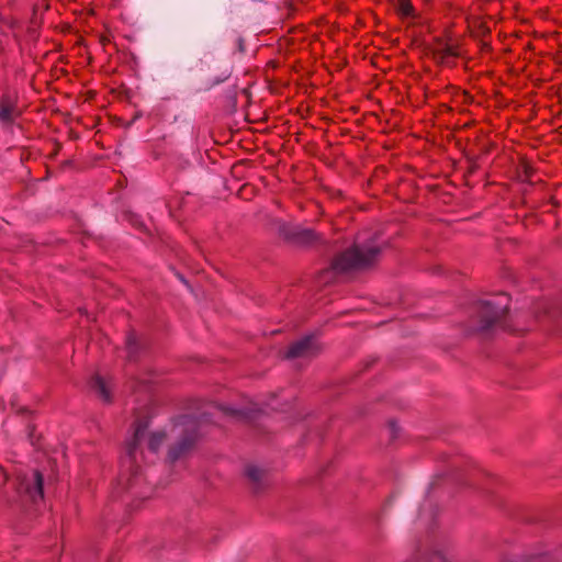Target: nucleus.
I'll list each match as a JSON object with an SVG mask.
<instances>
[{
	"label": "nucleus",
	"mask_w": 562,
	"mask_h": 562,
	"mask_svg": "<svg viewBox=\"0 0 562 562\" xmlns=\"http://www.w3.org/2000/svg\"><path fill=\"white\" fill-rule=\"evenodd\" d=\"M146 428L147 423H139L136 426L134 439L126 447V457L122 461L123 468L130 469L137 461V450L144 440H147L151 452H156L167 439L172 440L169 458L176 460L195 441L199 422L193 416H181L162 429L147 434Z\"/></svg>",
	"instance_id": "1"
},
{
	"label": "nucleus",
	"mask_w": 562,
	"mask_h": 562,
	"mask_svg": "<svg viewBox=\"0 0 562 562\" xmlns=\"http://www.w3.org/2000/svg\"><path fill=\"white\" fill-rule=\"evenodd\" d=\"M382 246L376 238H372L366 245H356L339 255L334 261V268L337 271H348L351 269L363 268L371 265L378 257Z\"/></svg>",
	"instance_id": "2"
},
{
	"label": "nucleus",
	"mask_w": 562,
	"mask_h": 562,
	"mask_svg": "<svg viewBox=\"0 0 562 562\" xmlns=\"http://www.w3.org/2000/svg\"><path fill=\"white\" fill-rule=\"evenodd\" d=\"M508 299L506 295H499L495 301L485 302L482 306V315L485 318L482 329L488 328L492 324L503 317L507 312Z\"/></svg>",
	"instance_id": "3"
},
{
	"label": "nucleus",
	"mask_w": 562,
	"mask_h": 562,
	"mask_svg": "<svg viewBox=\"0 0 562 562\" xmlns=\"http://www.w3.org/2000/svg\"><path fill=\"white\" fill-rule=\"evenodd\" d=\"M19 491L25 493L30 499L36 503L43 497V479L41 473L34 471L30 474L19 476Z\"/></svg>",
	"instance_id": "4"
},
{
	"label": "nucleus",
	"mask_w": 562,
	"mask_h": 562,
	"mask_svg": "<svg viewBox=\"0 0 562 562\" xmlns=\"http://www.w3.org/2000/svg\"><path fill=\"white\" fill-rule=\"evenodd\" d=\"M317 350V345L314 336H307L303 339L294 342L288 353V358L307 357L313 355Z\"/></svg>",
	"instance_id": "5"
},
{
	"label": "nucleus",
	"mask_w": 562,
	"mask_h": 562,
	"mask_svg": "<svg viewBox=\"0 0 562 562\" xmlns=\"http://www.w3.org/2000/svg\"><path fill=\"white\" fill-rule=\"evenodd\" d=\"M288 237L303 245H311L317 239V235L313 231L302 227H295Z\"/></svg>",
	"instance_id": "6"
},
{
	"label": "nucleus",
	"mask_w": 562,
	"mask_h": 562,
	"mask_svg": "<svg viewBox=\"0 0 562 562\" xmlns=\"http://www.w3.org/2000/svg\"><path fill=\"white\" fill-rule=\"evenodd\" d=\"M436 57L440 59L441 63H448L450 57H454L458 55L456 47L451 43H439L436 50Z\"/></svg>",
	"instance_id": "7"
},
{
	"label": "nucleus",
	"mask_w": 562,
	"mask_h": 562,
	"mask_svg": "<svg viewBox=\"0 0 562 562\" xmlns=\"http://www.w3.org/2000/svg\"><path fill=\"white\" fill-rule=\"evenodd\" d=\"M92 389L99 394L102 401L109 402L111 400L110 389L106 381L97 375L92 380Z\"/></svg>",
	"instance_id": "8"
},
{
	"label": "nucleus",
	"mask_w": 562,
	"mask_h": 562,
	"mask_svg": "<svg viewBox=\"0 0 562 562\" xmlns=\"http://www.w3.org/2000/svg\"><path fill=\"white\" fill-rule=\"evenodd\" d=\"M245 474L254 483H260L265 477L263 469L256 464H248Z\"/></svg>",
	"instance_id": "9"
},
{
	"label": "nucleus",
	"mask_w": 562,
	"mask_h": 562,
	"mask_svg": "<svg viewBox=\"0 0 562 562\" xmlns=\"http://www.w3.org/2000/svg\"><path fill=\"white\" fill-rule=\"evenodd\" d=\"M14 115V108L8 98L2 99L0 104V120L9 122Z\"/></svg>",
	"instance_id": "10"
},
{
	"label": "nucleus",
	"mask_w": 562,
	"mask_h": 562,
	"mask_svg": "<svg viewBox=\"0 0 562 562\" xmlns=\"http://www.w3.org/2000/svg\"><path fill=\"white\" fill-rule=\"evenodd\" d=\"M395 5L402 16L409 18L414 15V10L409 0H395Z\"/></svg>",
	"instance_id": "11"
},
{
	"label": "nucleus",
	"mask_w": 562,
	"mask_h": 562,
	"mask_svg": "<svg viewBox=\"0 0 562 562\" xmlns=\"http://www.w3.org/2000/svg\"><path fill=\"white\" fill-rule=\"evenodd\" d=\"M7 480V474L2 469H0V482H4Z\"/></svg>",
	"instance_id": "12"
}]
</instances>
